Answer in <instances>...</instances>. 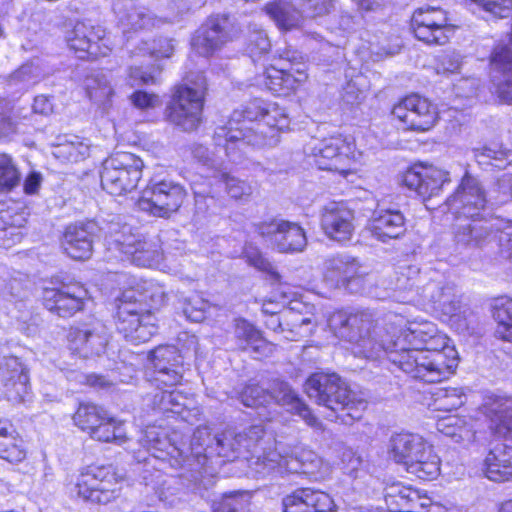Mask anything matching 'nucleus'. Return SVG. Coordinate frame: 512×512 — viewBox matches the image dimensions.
<instances>
[{
	"mask_svg": "<svg viewBox=\"0 0 512 512\" xmlns=\"http://www.w3.org/2000/svg\"><path fill=\"white\" fill-rule=\"evenodd\" d=\"M391 363L415 379L436 383L452 375L459 362L458 352L435 324L424 322L397 329Z\"/></svg>",
	"mask_w": 512,
	"mask_h": 512,
	"instance_id": "obj_1",
	"label": "nucleus"
},
{
	"mask_svg": "<svg viewBox=\"0 0 512 512\" xmlns=\"http://www.w3.org/2000/svg\"><path fill=\"white\" fill-rule=\"evenodd\" d=\"M285 110L276 103L254 99L233 111L226 125L217 127L213 141L231 162L237 163L247 146L274 147L289 127Z\"/></svg>",
	"mask_w": 512,
	"mask_h": 512,
	"instance_id": "obj_2",
	"label": "nucleus"
},
{
	"mask_svg": "<svg viewBox=\"0 0 512 512\" xmlns=\"http://www.w3.org/2000/svg\"><path fill=\"white\" fill-rule=\"evenodd\" d=\"M329 323L338 337L353 344L352 351L355 356L370 360L386 357L391 362V354L396 350V331L377 327L372 312H336Z\"/></svg>",
	"mask_w": 512,
	"mask_h": 512,
	"instance_id": "obj_3",
	"label": "nucleus"
},
{
	"mask_svg": "<svg viewBox=\"0 0 512 512\" xmlns=\"http://www.w3.org/2000/svg\"><path fill=\"white\" fill-rule=\"evenodd\" d=\"M305 391L310 399L330 411L326 418L341 419L348 423L358 420L367 407L363 396L349 389L344 380L335 373H315L305 383Z\"/></svg>",
	"mask_w": 512,
	"mask_h": 512,
	"instance_id": "obj_4",
	"label": "nucleus"
},
{
	"mask_svg": "<svg viewBox=\"0 0 512 512\" xmlns=\"http://www.w3.org/2000/svg\"><path fill=\"white\" fill-rule=\"evenodd\" d=\"M206 81L202 74L196 79L187 78V83L176 87L173 97L166 107L169 122L184 131H192L201 121Z\"/></svg>",
	"mask_w": 512,
	"mask_h": 512,
	"instance_id": "obj_5",
	"label": "nucleus"
},
{
	"mask_svg": "<svg viewBox=\"0 0 512 512\" xmlns=\"http://www.w3.org/2000/svg\"><path fill=\"white\" fill-rule=\"evenodd\" d=\"M119 477L112 465H89L83 468L70 493L85 501L107 504L119 493Z\"/></svg>",
	"mask_w": 512,
	"mask_h": 512,
	"instance_id": "obj_6",
	"label": "nucleus"
},
{
	"mask_svg": "<svg viewBox=\"0 0 512 512\" xmlns=\"http://www.w3.org/2000/svg\"><path fill=\"white\" fill-rule=\"evenodd\" d=\"M189 9V3L186 0H173L169 5V12L161 15H154L146 7L137 6L133 0H116L113 4L118 25L124 34L148 30L166 22L172 23Z\"/></svg>",
	"mask_w": 512,
	"mask_h": 512,
	"instance_id": "obj_7",
	"label": "nucleus"
},
{
	"mask_svg": "<svg viewBox=\"0 0 512 512\" xmlns=\"http://www.w3.org/2000/svg\"><path fill=\"white\" fill-rule=\"evenodd\" d=\"M320 465L318 455L309 449L296 448L290 455L279 449L265 454L263 460L257 458L252 462V469L257 479L269 476H284L289 473L314 474Z\"/></svg>",
	"mask_w": 512,
	"mask_h": 512,
	"instance_id": "obj_8",
	"label": "nucleus"
},
{
	"mask_svg": "<svg viewBox=\"0 0 512 512\" xmlns=\"http://www.w3.org/2000/svg\"><path fill=\"white\" fill-rule=\"evenodd\" d=\"M143 166V161L132 153L113 154L103 162L102 188L114 196L132 192L142 177Z\"/></svg>",
	"mask_w": 512,
	"mask_h": 512,
	"instance_id": "obj_9",
	"label": "nucleus"
},
{
	"mask_svg": "<svg viewBox=\"0 0 512 512\" xmlns=\"http://www.w3.org/2000/svg\"><path fill=\"white\" fill-rule=\"evenodd\" d=\"M73 422L90 438L99 442L125 443L123 423L109 415L102 407L92 403H81L73 414Z\"/></svg>",
	"mask_w": 512,
	"mask_h": 512,
	"instance_id": "obj_10",
	"label": "nucleus"
},
{
	"mask_svg": "<svg viewBox=\"0 0 512 512\" xmlns=\"http://www.w3.org/2000/svg\"><path fill=\"white\" fill-rule=\"evenodd\" d=\"M187 192L183 186L172 180L151 182L142 191L138 207L159 217H169L178 211L183 204Z\"/></svg>",
	"mask_w": 512,
	"mask_h": 512,
	"instance_id": "obj_11",
	"label": "nucleus"
},
{
	"mask_svg": "<svg viewBox=\"0 0 512 512\" xmlns=\"http://www.w3.org/2000/svg\"><path fill=\"white\" fill-rule=\"evenodd\" d=\"M256 233L280 253L302 252L307 245L305 230L296 222L274 218L255 225Z\"/></svg>",
	"mask_w": 512,
	"mask_h": 512,
	"instance_id": "obj_12",
	"label": "nucleus"
},
{
	"mask_svg": "<svg viewBox=\"0 0 512 512\" xmlns=\"http://www.w3.org/2000/svg\"><path fill=\"white\" fill-rule=\"evenodd\" d=\"M411 27L417 39L432 45L446 44L455 31L447 12L429 5L414 11Z\"/></svg>",
	"mask_w": 512,
	"mask_h": 512,
	"instance_id": "obj_13",
	"label": "nucleus"
},
{
	"mask_svg": "<svg viewBox=\"0 0 512 512\" xmlns=\"http://www.w3.org/2000/svg\"><path fill=\"white\" fill-rule=\"evenodd\" d=\"M305 154L312 158L321 170L346 171L353 155V145L341 136L312 139L304 147Z\"/></svg>",
	"mask_w": 512,
	"mask_h": 512,
	"instance_id": "obj_14",
	"label": "nucleus"
},
{
	"mask_svg": "<svg viewBox=\"0 0 512 512\" xmlns=\"http://www.w3.org/2000/svg\"><path fill=\"white\" fill-rule=\"evenodd\" d=\"M154 317L136 302H121L116 314V328L132 344L145 343L157 332Z\"/></svg>",
	"mask_w": 512,
	"mask_h": 512,
	"instance_id": "obj_15",
	"label": "nucleus"
},
{
	"mask_svg": "<svg viewBox=\"0 0 512 512\" xmlns=\"http://www.w3.org/2000/svg\"><path fill=\"white\" fill-rule=\"evenodd\" d=\"M331 0H291V4L269 3L266 13L282 30L300 26L304 17H318L329 13Z\"/></svg>",
	"mask_w": 512,
	"mask_h": 512,
	"instance_id": "obj_16",
	"label": "nucleus"
},
{
	"mask_svg": "<svg viewBox=\"0 0 512 512\" xmlns=\"http://www.w3.org/2000/svg\"><path fill=\"white\" fill-rule=\"evenodd\" d=\"M418 289L422 300L430 303L434 310L450 319H459L462 315L466 318L467 309L462 305L456 286L443 276L436 274Z\"/></svg>",
	"mask_w": 512,
	"mask_h": 512,
	"instance_id": "obj_17",
	"label": "nucleus"
},
{
	"mask_svg": "<svg viewBox=\"0 0 512 512\" xmlns=\"http://www.w3.org/2000/svg\"><path fill=\"white\" fill-rule=\"evenodd\" d=\"M486 204V193L481 183L468 173L463 176L456 191L445 202L447 211L456 218L479 217Z\"/></svg>",
	"mask_w": 512,
	"mask_h": 512,
	"instance_id": "obj_18",
	"label": "nucleus"
},
{
	"mask_svg": "<svg viewBox=\"0 0 512 512\" xmlns=\"http://www.w3.org/2000/svg\"><path fill=\"white\" fill-rule=\"evenodd\" d=\"M392 115L399 120L403 129L419 132L430 130L438 119L436 106L418 94L402 99L393 107Z\"/></svg>",
	"mask_w": 512,
	"mask_h": 512,
	"instance_id": "obj_19",
	"label": "nucleus"
},
{
	"mask_svg": "<svg viewBox=\"0 0 512 512\" xmlns=\"http://www.w3.org/2000/svg\"><path fill=\"white\" fill-rule=\"evenodd\" d=\"M236 438L237 433L231 430L212 435L208 427H198L191 439V453L199 463L201 458L208 459L214 456L233 460L239 458Z\"/></svg>",
	"mask_w": 512,
	"mask_h": 512,
	"instance_id": "obj_20",
	"label": "nucleus"
},
{
	"mask_svg": "<svg viewBox=\"0 0 512 512\" xmlns=\"http://www.w3.org/2000/svg\"><path fill=\"white\" fill-rule=\"evenodd\" d=\"M235 34L236 30L228 16H211L195 32L191 46L197 54L208 57L231 41Z\"/></svg>",
	"mask_w": 512,
	"mask_h": 512,
	"instance_id": "obj_21",
	"label": "nucleus"
},
{
	"mask_svg": "<svg viewBox=\"0 0 512 512\" xmlns=\"http://www.w3.org/2000/svg\"><path fill=\"white\" fill-rule=\"evenodd\" d=\"M65 40L70 50L81 59H95L107 56L111 52L109 40L101 27H95L85 22H77L66 33Z\"/></svg>",
	"mask_w": 512,
	"mask_h": 512,
	"instance_id": "obj_22",
	"label": "nucleus"
},
{
	"mask_svg": "<svg viewBox=\"0 0 512 512\" xmlns=\"http://www.w3.org/2000/svg\"><path fill=\"white\" fill-rule=\"evenodd\" d=\"M108 341L109 333L106 325L96 318L72 327L68 333L69 348L83 358L103 353Z\"/></svg>",
	"mask_w": 512,
	"mask_h": 512,
	"instance_id": "obj_23",
	"label": "nucleus"
},
{
	"mask_svg": "<svg viewBox=\"0 0 512 512\" xmlns=\"http://www.w3.org/2000/svg\"><path fill=\"white\" fill-rule=\"evenodd\" d=\"M153 368L152 381L160 388H172L183 379V358L175 346H158L149 354Z\"/></svg>",
	"mask_w": 512,
	"mask_h": 512,
	"instance_id": "obj_24",
	"label": "nucleus"
},
{
	"mask_svg": "<svg viewBox=\"0 0 512 512\" xmlns=\"http://www.w3.org/2000/svg\"><path fill=\"white\" fill-rule=\"evenodd\" d=\"M401 182L426 201L438 196L450 179L448 172L436 167L414 166L403 173Z\"/></svg>",
	"mask_w": 512,
	"mask_h": 512,
	"instance_id": "obj_25",
	"label": "nucleus"
},
{
	"mask_svg": "<svg viewBox=\"0 0 512 512\" xmlns=\"http://www.w3.org/2000/svg\"><path fill=\"white\" fill-rule=\"evenodd\" d=\"M0 384L8 400L23 401L30 389L26 364L16 356H4L0 361Z\"/></svg>",
	"mask_w": 512,
	"mask_h": 512,
	"instance_id": "obj_26",
	"label": "nucleus"
},
{
	"mask_svg": "<svg viewBox=\"0 0 512 512\" xmlns=\"http://www.w3.org/2000/svg\"><path fill=\"white\" fill-rule=\"evenodd\" d=\"M100 230L94 221L70 224L63 236L64 251L75 260L89 259L92 255L94 239L98 237Z\"/></svg>",
	"mask_w": 512,
	"mask_h": 512,
	"instance_id": "obj_27",
	"label": "nucleus"
},
{
	"mask_svg": "<svg viewBox=\"0 0 512 512\" xmlns=\"http://www.w3.org/2000/svg\"><path fill=\"white\" fill-rule=\"evenodd\" d=\"M354 219V212L345 204L332 202L322 209L321 227L328 238L343 243L352 238Z\"/></svg>",
	"mask_w": 512,
	"mask_h": 512,
	"instance_id": "obj_28",
	"label": "nucleus"
},
{
	"mask_svg": "<svg viewBox=\"0 0 512 512\" xmlns=\"http://www.w3.org/2000/svg\"><path fill=\"white\" fill-rule=\"evenodd\" d=\"M87 290L81 285H67L61 288H44L42 299L44 306L60 317H70L83 307Z\"/></svg>",
	"mask_w": 512,
	"mask_h": 512,
	"instance_id": "obj_29",
	"label": "nucleus"
},
{
	"mask_svg": "<svg viewBox=\"0 0 512 512\" xmlns=\"http://www.w3.org/2000/svg\"><path fill=\"white\" fill-rule=\"evenodd\" d=\"M266 433L262 425H253L237 433L236 443L238 444V455L244 457L248 462L249 474L254 475L252 462L263 457L270 451H277L276 443L270 438H265Z\"/></svg>",
	"mask_w": 512,
	"mask_h": 512,
	"instance_id": "obj_30",
	"label": "nucleus"
},
{
	"mask_svg": "<svg viewBox=\"0 0 512 512\" xmlns=\"http://www.w3.org/2000/svg\"><path fill=\"white\" fill-rule=\"evenodd\" d=\"M284 512H331L334 502L329 494L301 488L283 499Z\"/></svg>",
	"mask_w": 512,
	"mask_h": 512,
	"instance_id": "obj_31",
	"label": "nucleus"
},
{
	"mask_svg": "<svg viewBox=\"0 0 512 512\" xmlns=\"http://www.w3.org/2000/svg\"><path fill=\"white\" fill-rule=\"evenodd\" d=\"M453 227L454 243L458 249H475L481 247L492 235V225L485 220L475 218H458Z\"/></svg>",
	"mask_w": 512,
	"mask_h": 512,
	"instance_id": "obj_32",
	"label": "nucleus"
},
{
	"mask_svg": "<svg viewBox=\"0 0 512 512\" xmlns=\"http://www.w3.org/2000/svg\"><path fill=\"white\" fill-rule=\"evenodd\" d=\"M370 231L375 239L383 243L398 239L406 231L405 218L398 210H376L370 221Z\"/></svg>",
	"mask_w": 512,
	"mask_h": 512,
	"instance_id": "obj_33",
	"label": "nucleus"
},
{
	"mask_svg": "<svg viewBox=\"0 0 512 512\" xmlns=\"http://www.w3.org/2000/svg\"><path fill=\"white\" fill-rule=\"evenodd\" d=\"M485 476L494 482L512 480V447L506 443H496L484 460Z\"/></svg>",
	"mask_w": 512,
	"mask_h": 512,
	"instance_id": "obj_34",
	"label": "nucleus"
},
{
	"mask_svg": "<svg viewBox=\"0 0 512 512\" xmlns=\"http://www.w3.org/2000/svg\"><path fill=\"white\" fill-rule=\"evenodd\" d=\"M483 413L498 435L512 438V399L490 396L483 404Z\"/></svg>",
	"mask_w": 512,
	"mask_h": 512,
	"instance_id": "obj_35",
	"label": "nucleus"
},
{
	"mask_svg": "<svg viewBox=\"0 0 512 512\" xmlns=\"http://www.w3.org/2000/svg\"><path fill=\"white\" fill-rule=\"evenodd\" d=\"M234 339L239 349H251L255 354L261 356H268L274 350V345L267 342L261 332L245 319L235 320Z\"/></svg>",
	"mask_w": 512,
	"mask_h": 512,
	"instance_id": "obj_36",
	"label": "nucleus"
},
{
	"mask_svg": "<svg viewBox=\"0 0 512 512\" xmlns=\"http://www.w3.org/2000/svg\"><path fill=\"white\" fill-rule=\"evenodd\" d=\"M428 445L419 435L401 433L391 439V454L396 462L403 464L407 469Z\"/></svg>",
	"mask_w": 512,
	"mask_h": 512,
	"instance_id": "obj_37",
	"label": "nucleus"
},
{
	"mask_svg": "<svg viewBox=\"0 0 512 512\" xmlns=\"http://www.w3.org/2000/svg\"><path fill=\"white\" fill-rule=\"evenodd\" d=\"M0 458L9 463H19L26 458L23 439L13 425L0 419Z\"/></svg>",
	"mask_w": 512,
	"mask_h": 512,
	"instance_id": "obj_38",
	"label": "nucleus"
},
{
	"mask_svg": "<svg viewBox=\"0 0 512 512\" xmlns=\"http://www.w3.org/2000/svg\"><path fill=\"white\" fill-rule=\"evenodd\" d=\"M473 156L483 170L504 169L512 164V150L501 143L491 142L472 150Z\"/></svg>",
	"mask_w": 512,
	"mask_h": 512,
	"instance_id": "obj_39",
	"label": "nucleus"
},
{
	"mask_svg": "<svg viewBox=\"0 0 512 512\" xmlns=\"http://www.w3.org/2000/svg\"><path fill=\"white\" fill-rule=\"evenodd\" d=\"M270 400L274 399L282 406H289L292 411L301 416L308 425L315 426L317 418L311 413V410L298 398L288 383L276 381L273 384L272 391L269 392Z\"/></svg>",
	"mask_w": 512,
	"mask_h": 512,
	"instance_id": "obj_40",
	"label": "nucleus"
},
{
	"mask_svg": "<svg viewBox=\"0 0 512 512\" xmlns=\"http://www.w3.org/2000/svg\"><path fill=\"white\" fill-rule=\"evenodd\" d=\"M25 222L22 214L9 209L0 211V247L8 249L19 243L23 237Z\"/></svg>",
	"mask_w": 512,
	"mask_h": 512,
	"instance_id": "obj_41",
	"label": "nucleus"
},
{
	"mask_svg": "<svg viewBox=\"0 0 512 512\" xmlns=\"http://www.w3.org/2000/svg\"><path fill=\"white\" fill-rule=\"evenodd\" d=\"M420 500L418 491L399 484L391 486L385 493L386 504L397 512H412L418 506L425 507L427 503Z\"/></svg>",
	"mask_w": 512,
	"mask_h": 512,
	"instance_id": "obj_42",
	"label": "nucleus"
},
{
	"mask_svg": "<svg viewBox=\"0 0 512 512\" xmlns=\"http://www.w3.org/2000/svg\"><path fill=\"white\" fill-rule=\"evenodd\" d=\"M86 95L95 104L106 109L114 96V89L107 76L101 72H91L83 81Z\"/></svg>",
	"mask_w": 512,
	"mask_h": 512,
	"instance_id": "obj_43",
	"label": "nucleus"
},
{
	"mask_svg": "<svg viewBox=\"0 0 512 512\" xmlns=\"http://www.w3.org/2000/svg\"><path fill=\"white\" fill-rule=\"evenodd\" d=\"M286 311L283 314V320L287 329L282 328V322L279 318L272 317L271 324H277L282 332H286L285 338L290 341H298L304 337H308L312 334L315 324L312 322L310 317H302L292 310Z\"/></svg>",
	"mask_w": 512,
	"mask_h": 512,
	"instance_id": "obj_44",
	"label": "nucleus"
},
{
	"mask_svg": "<svg viewBox=\"0 0 512 512\" xmlns=\"http://www.w3.org/2000/svg\"><path fill=\"white\" fill-rule=\"evenodd\" d=\"M436 429L446 437L452 438L455 442H472L475 439V432L464 417L458 415H446L436 422Z\"/></svg>",
	"mask_w": 512,
	"mask_h": 512,
	"instance_id": "obj_45",
	"label": "nucleus"
},
{
	"mask_svg": "<svg viewBox=\"0 0 512 512\" xmlns=\"http://www.w3.org/2000/svg\"><path fill=\"white\" fill-rule=\"evenodd\" d=\"M406 470L419 479L433 480L440 474V459L432 446L428 445L411 462Z\"/></svg>",
	"mask_w": 512,
	"mask_h": 512,
	"instance_id": "obj_46",
	"label": "nucleus"
},
{
	"mask_svg": "<svg viewBox=\"0 0 512 512\" xmlns=\"http://www.w3.org/2000/svg\"><path fill=\"white\" fill-rule=\"evenodd\" d=\"M493 317L497 323L495 336L512 342V299L501 297L495 300Z\"/></svg>",
	"mask_w": 512,
	"mask_h": 512,
	"instance_id": "obj_47",
	"label": "nucleus"
},
{
	"mask_svg": "<svg viewBox=\"0 0 512 512\" xmlns=\"http://www.w3.org/2000/svg\"><path fill=\"white\" fill-rule=\"evenodd\" d=\"M141 444L157 459L164 460L166 456H173L174 453L182 455V452L171 445L167 437L161 434L155 427L148 428L145 431Z\"/></svg>",
	"mask_w": 512,
	"mask_h": 512,
	"instance_id": "obj_48",
	"label": "nucleus"
},
{
	"mask_svg": "<svg viewBox=\"0 0 512 512\" xmlns=\"http://www.w3.org/2000/svg\"><path fill=\"white\" fill-rule=\"evenodd\" d=\"M53 155L62 162L76 163L89 155V145L78 136H72L55 146Z\"/></svg>",
	"mask_w": 512,
	"mask_h": 512,
	"instance_id": "obj_49",
	"label": "nucleus"
},
{
	"mask_svg": "<svg viewBox=\"0 0 512 512\" xmlns=\"http://www.w3.org/2000/svg\"><path fill=\"white\" fill-rule=\"evenodd\" d=\"M140 241L139 237L130 233L128 226H124L122 231L110 232L109 236L106 237L108 249L119 251L129 260L137 252Z\"/></svg>",
	"mask_w": 512,
	"mask_h": 512,
	"instance_id": "obj_50",
	"label": "nucleus"
},
{
	"mask_svg": "<svg viewBox=\"0 0 512 512\" xmlns=\"http://www.w3.org/2000/svg\"><path fill=\"white\" fill-rule=\"evenodd\" d=\"M184 400L185 397L176 390H161L153 396L152 407L163 412L179 413Z\"/></svg>",
	"mask_w": 512,
	"mask_h": 512,
	"instance_id": "obj_51",
	"label": "nucleus"
},
{
	"mask_svg": "<svg viewBox=\"0 0 512 512\" xmlns=\"http://www.w3.org/2000/svg\"><path fill=\"white\" fill-rule=\"evenodd\" d=\"M434 397L435 410L451 411L464 404V394L458 388H440Z\"/></svg>",
	"mask_w": 512,
	"mask_h": 512,
	"instance_id": "obj_52",
	"label": "nucleus"
},
{
	"mask_svg": "<svg viewBox=\"0 0 512 512\" xmlns=\"http://www.w3.org/2000/svg\"><path fill=\"white\" fill-rule=\"evenodd\" d=\"M20 173L11 156L0 153V189L11 190L18 185Z\"/></svg>",
	"mask_w": 512,
	"mask_h": 512,
	"instance_id": "obj_53",
	"label": "nucleus"
},
{
	"mask_svg": "<svg viewBox=\"0 0 512 512\" xmlns=\"http://www.w3.org/2000/svg\"><path fill=\"white\" fill-rule=\"evenodd\" d=\"M220 180L225 184V189L229 196L236 200L246 201L253 194V186L245 180L236 178L227 173H221Z\"/></svg>",
	"mask_w": 512,
	"mask_h": 512,
	"instance_id": "obj_54",
	"label": "nucleus"
},
{
	"mask_svg": "<svg viewBox=\"0 0 512 512\" xmlns=\"http://www.w3.org/2000/svg\"><path fill=\"white\" fill-rule=\"evenodd\" d=\"M359 268L360 266L356 259L349 256L340 286H344L355 293L364 290L363 283L365 282V277L359 273Z\"/></svg>",
	"mask_w": 512,
	"mask_h": 512,
	"instance_id": "obj_55",
	"label": "nucleus"
},
{
	"mask_svg": "<svg viewBox=\"0 0 512 512\" xmlns=\"http://www.w3.org/2000/svg\"><path fill=\"white\" fill-rule=\"evenodd\" d=\"M210 307L208 301L199 294H193L185 298L183 303V313L187 319L193 322H201L206 317V312Z\"/></svg>",
	"mask_w": 512,
	"mask_h": 512,
	"instance_id": "obj_56",
	"label": "nucleus"
},
{
	"mask_svg": "<svg viewBox=\"0 0 512 512\" xmlns=\"http://www.w3.org/2000/svg\"><path fill=\"white\" fill-rule=\"evenodd\" d=\"M159 67H151L144 70L142 67H130L127 82L131 87L156 84L160 75Z\"/></svg>",
	"mask_w": 512,
	"mask_h": 512,
	"instance_id": "obj_57",
	"label": "nucleus"
},
{
	"mask_svg": "<svg viewBox=\"0 0 512 512\" xmlns=\"http://www.w3.org/2000/svg\"><path fill=\"white\" fill-rule=\"evenodd\" d=\"M348 258V255H336L326 260L325 279L329 281L332 286H340Z\"/></svg>",
	"mask_w": 512,
	"mask_h": 512,
	"instance_id": "obj_58",
	"label": "nucleus"
},
{
	"mask_svg": "<svg viewBox=\"0 0 512 512\" xmlns=\"http://www.w3.org/2000/svg\"><path fill=\"white\" fill-rule=\"evenodd\" d=\"M241 402L247 407H258L269 403L270 395L257 384H248L240 393Z\"/></svg>",
	"mask_w": 512,
	"mask_h": 512,
	"instance_id": "obj_59",
	"label": "nucleus"
},
{
	"mask_svg": "<svg viewBox=\"0 0 512 512\" xmlns=\"http://www.w3.org/2000/svg\"><path fill=\"white\" fill-rule=\"evenodd\" d=\"M244 257L247 263L256 269L266 272L272 275L274 278H278L279 275L275 271L274 266L263 256V254L251 245L245 247Z\"/></svg>",
	"mask_w": 512,
	"mask_h": 512,
	"instance_id": "obj_60",
	"label": "nucleus"
},
{
	"mask_svg": "<svg viewBox=\"0 0 512 512\" xmlns=\"http://www.w3.org/2000/svg\"><path fill=\"white\" fill-rule=\"evenodd\" d=\"M308 78L306 67H284V95L295 91Z\"/></svg>",
	"mask_w": 512,
	"mask_h": 512,
	"instance_id": "obj_61",
	"label": "nucleus"
},
{
	"mask_svg": "<svg viewBox=\"0 0 512 512\" xmlns=\"http://www.w3.org/2000/svg\"><path fill=\"white\" fill-rule=\"evenodd\" d=\"M159 258L158 250L153 243L141 240L135 255L131 257V261L138 266H150Z\"/></svg>",
	"mask_w": 512,
	"mask_h": 512,
	"instance_id": "obj_62",
	"label": "nucleus"
},
{
	"mask_svg": "<svg viewBox=\"0 0 512 512\" xmlns=\"http://www.w3.org/2000/svg\"><path fill=\"white\" fill-rule=\"evenodd\" d=\"M173 50L174 45L170 39L160 38L158 40H154L151 45L144 43V47L139 48L138 54H149L155 58H168L172 55Z\"/></svg>",
	"mask_w": 512,
	"mask_h": 512,
	"instance_id": "obj_63",
	"label": "nucleus"
},
{
	"mask_svg": "<svg viewBox=\"0 0 512 512\" xmlns=\"http://www.w3.org/2000/svg\"><path fill=\"white\" fill-rule=\"evenodd\" d=\"M270 47L268 36L263 30H255L249 35L247 50L252 58L267 53Z\"/></svg>",
	"mask_w": 512,
	"mask_h": 512,
	"instance_id": "obj_64",
	"label": "nucleus"
}]
</instances>
